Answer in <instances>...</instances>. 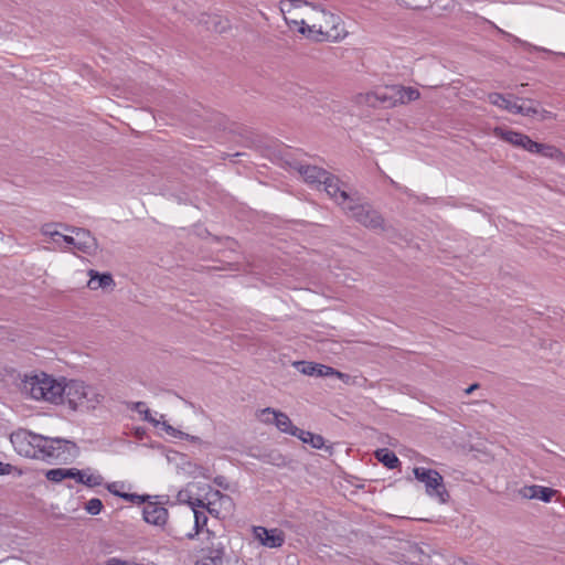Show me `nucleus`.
<instances>
[{"instance_id": "9d476101", "label": "nucleus", "mask_w": 565, "mask_h": 565, "mask_svg": "<svg viewBox=\"0 0 565 565\" xmlns=\"http://www.w3.org/2000/svg\"><path fill=\"white\" fill-rule=\"evenodd\" d=\"M71 479L88 488L99 487L104 483V477L96 470L87 467L85 469L71 468Z\"/></svg>"}, {"instance_id": "f8f14e48", "label": "nucleus", "mask_w": 565, "mask_h": 565, "mask_svg": "<svg viewBox=\"0 0 565 565\" xmlns=\"http://www.w3.org/2000/svg\"><path fill=\"white\" fill-rule=\"evenodd\" d=\"M557 493L556 490L543 486L531 484L519 489V494L524 499H539L545 503L551 502Z\"/></svg>"}, {"instance_id": "20e7f679", "label": "nucleus", "mask_w": 565, "mask_h": 565, "mask_svg": "<svg viewBox=\"0 0 565 565\" xmlns=\"http://www.w3.org/2000/svg\"><path fill=\"white\" fill-rule=\"evenodd\" d=\"M415 478L425 484L426 494L436 499L439 503H447L449 501V493L444 484L443 476L434 469L425 467H415Z\"/></svg>"}, {"instance_id": "f03ea898", "label": "nucleus", "mask_w": 565, "mask_h": 565, "mask_svg": "<svg viewBox=\"0 0 565 565\" xmlns=\"http://www.w3.org/2000/svg\"><path fill=\"white\" fill-rule=\"evenodd\" d=\"M63 396L60 404L73 412H89L95 409L104 399L98 388L79 380L63 377Z\"/></svg>"}, {"instance_id": "c03bdc74", "label": "nucleus", "mask_w": 565, "mask_h": 565, "mask_svg": "<svg viewBox=\"0 0 565 565\" xmlns=\"http://www.w3.org/2000/svg\"><path fill=\"white\" fill-rule=\"evenodd\" d=\"M536 117L542 120L552 119L554 118V114L552 111L539 107V115Z\"/></svg>"}, {"instance_id": "6ab92c4d", "label": "nucleus", "mask_w": 565, "mask_h": 565, "mask_svg": "<svg viewBox=\"0 0 565 565\" xmlns=\"http://www.w3.org/2000/svg\"><path fill=\"white\" fill-rule=\"evenodd\" d=\"M392 92L396 93V102L399 104L416 100L420 96L419 92L413 87L393 86Z\"/></svg>"}, {"instance_id": "473e14b6", "label": "nucleus", "mask_w": 565, "mask_h": 565, "mask_svg": "<svg viewBox=\"0 0 565 565\" xmlns=\"http://www.w3.org/2000/svg\"><path fill=\"white\" fill-rule=\"evenodd\" d=\"M337 374V370L331 367V366H328V365H324V364H320L318 363V366L316 367V374L315 376L317 377H327V376H335Z\"/></svg>"}, {"instance_id": "39448f33", "label": "nucleus", "mask_w": 565, "mask_h": 565, "mask_svg": "<svg viewBox=\"0 0 565 565\" xmlns=\"http://www.w3.org/2000/svg\"><path fill=\"white\" fill-rule=\"evenodd\" d=\"M344 212L367 228L384 230L385 221L381 213L369 204H361L358 199H354V203H350Z\"/></svg>"}, {"instance_id": "423d86ee", "label": "nucleus", "mask_w": 565, "mask_h": 565, "mask_svg": "<svg viewBox=\"0 0 565 565\" xmlns=\"http://www.w3.org/2000/svg\"><path fill=\"white\" fill-rule=\"evenodd\" d=\"M205 545L199 551L194 565H224L225 546L213 532L206 530Z\"/></svg>"}, {"instance_id": "0eeeda50", "label": "nucleus", "mask_w": 565, "mask_h": 565, "mask_svg": "<svg viewBox=\"0 0 565 565\" xmlns=\"http://www.w3.org/2000/svg\"><path fill=\"white\" fill-rule=\"evenodd\" d=\"M322 13L324 25H319V34L323 36L326 41L337 42L345 38L347 31L342 19L319 7L318 9Z\"/></svg>"}, {"instance_id": "e433bc0d", "label": "nucleus", "mask_w": 565, "mask_h": 565, "mask_svg": "<svg viewBox=\"0 0 565 565\" xmlns=\"http://www.w3.org/2000/svg\"><path fill=\"white\" fill-rule=\"evenodd\" d=\"M539 142L532 140L529 136L525 137V140L522 142V149L529 151L530 153H535Z\"/></svg>"}, {"instance_id": "aec40b11", "label": "nucleus", "mask_w": 565, "mask_h": 565, "mask_svg": "<svg viewBox=\"0 0 565 565\" xmlns=\"http://www.w3.org/2000/svg\"><path fill=\"white\" fill-rule=\"evenodd\" d=\"M90 279L87 282V287L92 290H97L99 288H106L114 284L113 277L110 274H98L97 271L90 270Z\"/></svg>"}, {"instance_id": "ddd939ff", "label": "nucleus", "mask_w": 565, "mask_h": 565, "mask_svg": "<svg viewBox=\"0 0 565 565\" xmlns=\"http://www.w3.org/2000/svg\"><path fill=\"white\" fill-rule=\"evenodd\" d=\"M298 172L302 175L303 180L312 185L320 186L324 179L329 175L330 172L327 170L319 168L317 166L309 164H300L298 167Z\"/></svg>"}, {"instance_id": "9b49d317", "label": "nucleus", "mask_w": 565, "mask_h": 565, "mask_svg": "<svg viewBox=\"0 0 565 565\" xmlns=\"http://www.w3.org/2000/svg\"><path fill=\"white\" fill-rule=\"evenodd\" d=\"M143 520L153 525H163L168 519V510L157 502H147L142 510Z\"/></svg>"}, {"instance_id": "6e6552de", "label": "nucleus", "mask_w": 565, "mask_h": 565, "mask_svg": "<svg viewBox=\"0 0 565 565\" xmlns=\"http://www.w3.org/2000/svg\"><path fill=\"white\" fill-rule=\"evenodd\" d=\"M324 188L327 194L344 211L350 205V203H354L353 196L349 194V192L343 188V183L341 180L329 173V175L324 179L321 184Z\"/></svg>"}, {"instance_id": "4c0bfd02", "label": "nucleus", "mask_w": 565, "mask_h": 565, "mask_svg": "<svg viewBox=\"0 0 565 565\" xmlns=\"http://www.w3.org/2000/svg\"><path fill=\"white\" fill-rule=\"evenodd\" d=\"M106 488H107V490H108L111 494L117 495V497H119V498H121V495H122V493H124V492H121V491H120V489H121V488H124V484H122V483H120V482H111V483H108V484L106 486Z\"/></svg>"}, {"instance_id": "37998d69", "label": "nucleus", "mask_w": 565, "mask_h": 565, "mask_svg": "<svg viewBox=\"0 0 565 565\" xmlns=\"http://www.w3.org/2000/svg\"><path fill=\"white\" fill-rule=\"evenodd\" d=\"M258 418L265 424H274L273 414H264L263 409L258 413Z\"/></svg>"}, {"instance_id": "4be33fe9", "label": "nucleus", "mask_w": 565, "mask_h": 565, "mask_svg": "<svg viewBox=\"0 0 565 565\" xmlns=\"http://www.w3.org/2000/svg\"><path fill=\"white\" fill-rule=\"evenodd\" d=\"M375 458L388 469H394L401 463L395 452L387 448L377 449L375 451Z\"/></svg>"}, {"instance_id": "ea45409f", "label": "nucleus", "mask_w": 565, "mask_h": 565, "mask_svg": "<svg viewBox=\"0 0 565 565\" xmlns=\"http://www.w3.org/2000/svg\"><path fill=\"white\" fill-rule=\"evenodd\" d=\"M15 469L11 463L0 461V476L10 475Z\"/></svg>"}, {"instance_id": "a18cd8bd", "label": "nucleus", "mask_w": 565, "mask_h": 565, "mask_svg": "<svg viewBox=\"0 0 565 565\" xmlns=\"http://www.w3.org/2000/svg\"><path fill=\"white\" fill-rule=\"evenodd\" d=\"M162 427H163V429H164L169 435H171V436H175V429H174L171 425H169V424H167L166 422H163V423H162Z\"/></svg>"}, {"instance_id": "f3484780", "label": "nucleus", "mask_w": 565, "mask_h": 565, "mask_svg": "<svg viewBox=\"0 0 565 565\" xmlns=\"http://www.w3.org/2000/svg\"><path fill=\"white\" fill-rule=\"evenodd\" d=\"M488 100L490 104L503 109V110H507L511 114H515L516 113V108H518V103L516 100H512L511 99V96H504L503 94H500V93H490L488 95Z\"/></svg>"}, {"instance_id": "c756f323", "label": "nucleus", "mask_w": 565, "mask_h": 565, "mask_svg": "<svg viewBox=\"0 0 565 565\" xmlns=\"http://www.w3.org/2000/svg\"><path fill=\"white\" fill-rule=\"evenodd\" d=\"M103 507V502L99 499L93 498L86 502L85 510L90 515H97L102 512Z\"/></svg>"}, {"instance_id": "a211bd4d", "label": "nucleus", "mask_w": 565, "mask_h": 565, "mask_svg": "<svg viewBox=\"0 0 565 565\" xmlns=\"http://www.w3.org/2000/svg\"><path fill=\"white\" fill-rule=\"evenodd\" d=\"M494 135L502 139L503 141L511 143L512 146L518 148L521 147L522 142L525 140V137L527 136L519 131L499 127L494 129Z\"/></svg>"}, {"instance_id": "de8ad7c7", "label": "nucleus", "mask_w": 565, "mask_h": 565, "mask_svg": "<svg viewBox=\"0 0 565 565\" xmlns=\"http://www.w3.org/2000/svg\"><path fill=\"white\" fill-rule=\"evenodd\" d=\"M478 388H479V384L478 383H473V384H471L469 387H467L465 390V393L466 394H471L472 392H475Z\"/></svg>"}, {"instance_id": "c9c22d12", "label": "nucleus", "mask_w": 565, "mask_h": 565, "mask_svg": "<svg viewBox=\"0 0 565 565\" xmlns=\"http://www.w3.org/2000/svg\"><path fill=\"white\" fill-rule=\"evenodd\" d=\"M148 497H145V495H140V494H137V493H122L121 495V499L126 500V501H129L131 503H135V504H142V503H147L146 502V499Z\"/></svg>"}, {"instance_id": "412c9836", "label": "nucleus", "mask_w": 565, "mask_h": 565, "mask_svg": "<svg viewBox=\"0 0 565 565\" xmlns=\"http://www.w3.org/2000/svg\"><path fill=\"white\" fill-rule=\"evenodd\" d=\"M286 22L291 25V24H295V25H298V32L301 33L302 35H306L310 39H313L316 41H326L323 39L322 35L319 34V28L317 29V25L313 24V25H308L306 24V22L303 20L301 21H297V20H292V21H288L287 18H285Z\"/></svg>"}, {"instance_id": "1a4fd4ad", "label": "nucleus", "mask_w": 565, "mask_h": 565, "mask_svg": "<svg viewBox=\"0 0 565 565\" xmlns=\"http://www.w3.org/2000/svg\"><path fill=\"white\" fill-rule=\"evenodd\" d=\"M359 104H365L370 107H393L397 104L396 93L392 92V87L381 88L358 96Z\"/></svg>"}, {"instance_id": "7ed1b4c3", "label": "nucleus", "mask_w": 565, "mask_h": 565, "mask_svg": "<svg viewBox=\"0 0 565 565\" xmlns=\"http://www.w3.org/2000/svg\"><path fill=\"white\" fill-rule=\"evenodd\" d=\"M63 377L56 380L44 372L25 376L22 391L34 401L60 404L63 396Z\"/></svg>"}, {"instance_id": "58836bf2", "label": "nucleus", "mask_w": 565, "mask_h": 565, "mask_svg": "<svg viewBox=\"0 0 565 565\" xmlns=\"http://www.w3.org/2000/svg\"><path fill=\"white\" fill-rule=\"evenodd\" d=\"M128 407L132 411L138 412L139 414H143L146 412L147 404L145 402H132L128 405Z\"/></svg>"}, {"instance_id": "4468645a", "label": "nucleus", "mask_w": 565, "mask_h": 565, "mask_svg": "<svg viewBox=\"0 0 565 565\" xmlns=\"http://www.w3.org/2000/svg\"><path fill=\"white\" fill-rule=\"evenodd\" d=\"M75 239V248L85 254H92L97 247L96 238L84 228H74L72 231Z\"/></svg>"}, {"instance_id": "2f4dec72", "label": "nucleus", "mask_w": 565, "mask_h": 565, "mask_svg": "<svg viewBox=\"0 0 565 565\" xmlns=\"http://www.w3.org/2000/svg\"><path fill=\"white\" fill-rule=\"evenodd\" d=\"M501 32L503 33V31H501ZM504 34H505L508 38L512 39V41H513L514 43L520 44L524 50H526V51H529V52H531V51H543V52H545V51H546V50H545V49H543V47H539V46L532 45L531 43H529V42H526V41H523V40H521V39H519V38H516V36L512 35V34H510V33L504 32Z\"/></svg>"}, {"instance_id": "f257e3e1", "label": "nucleus", "mask_w": 565, "mask_h": 565, "mask_svg": "<svg viewBox=\"0 0 565 565\" xmlns=\"http://www.w3.org/2000/svg\"><path fill=\"white\" fill-rule=\"evenodd\" d=\"M10 441L20 456L49 462L68 463L79 454L74 441L45 437L25 429L12 433Z\"/></svg>"}, {"instance_id": "a878e982", "label": "nucleus", "mask_w": 565, "mask_h": 565, "mask_svg": "<svg viewBox=\"0 0 565 565\" xmlns=\"http://www.w3.org/2000/svg\"><path fill=\"white\" fill-rule=\"evenodd\" d=\"M45 477L49 481L61 482L71 478V468H54L46 471Z\"/></svg>"}, {"instance_id": "bb28decb", "label": "nucleus", "mask_w": 565, "mask_h": 565, "mask_svg": "<svg viewBox=\"0 0 565 565\" xmlns=\"http://www.w3.org/2000/svg\"><path fill=\"white\" fill-rule=\"evenodd\" d=\"M302 6L311 7L313 10H318L319 6L307 0H281L280 10L282 13L290 11L292 8H301Z\"/></svg>"}, {"instance_id": "7c9ffc66", "label": "nucleus", "mask_w": 565, "mask_h": 565, "mask_svg": "<svg viewBox=\"0 0 565 565\" xmlns=\"http://www.w3.org/2000/svg\"><path fill=\"white\" fill-rule=\"evenodd\" d=\"M296 366L302 374L315 376L318 363L301 361L297 362Z\"/></svg>"}, {"instance_id": "09e8293b", "label": "nucleus", "mask_w": 565, "mask_h": 565, "mask_svg": "<svg viewBox=\"0 0 565 565\" xmlns=\"http://www.w3.org/2000/svg\"><path fill=\"white\" fill-rule=\"evenodd\" d=\"M213 495L218 497V498H223V494L218 490H214L213 491Z\"/></svg>"}, {"instance_id": "f704fd0d", "label": "nucleus", "mask_w": 565, "mask_h": 565, "mask_svg": "<svg viewBox=\"0 0 565 565\" xmlns=\"http://www.w3.org/2000/svg\"><path fill=\"white\" fill-rule=\"evenodd\" d=\"M306 444H309L315 449H321L324 446V438L321 435L311 433Z\"/></svg>"}, {"instance_id": "c85d7f7f", "label": "nucleus", "mask_w": 565, "mask_h": 565, "mask_svg": "<svg viewBox=\"0 0 565 565\" xmlns=\"http://www.w3.org/2000/svg\"><path fill=\"white\" fill-rule=\"evenodd\" d=\"M43 234H44V235H49V236H51L54 241H56V239H55V236H58V237H61V238H62V241H63L66 245H68V246H71V245H72V246H74V247H75V239H74V236H71V235H63V234H61V233H58V232H56V231H50L49 225H46L45 227H43Z\"/></svg>"}, {"instance_id": "79ce46f5", "label": "nucleus", "mask_w": 565, "mask_h": 565, "mask_svg": "<svg viewBox=\"0 0 565 565\" xmlns=\"http://www.w3.org/2000/svg\"><path fill=\"white\" fill-rule=\"evenodd\" d=\"M310 431L298 428L291 436L298 437L302 443H307V438L310 436Z\"/></svg>"}, {"instance_id": "5701e85b", "label": "nucleus", "mask_w": 565, "mask_h": 565, "mask_svg": "<svg viewBox=\"0 0 565 565\" xmlns=\"http://www.w3.org/2000/svg\"><path fill=\"white\" fill-rule=\"evenodd\" d=\"M536 154H540L544 158L562 160L564 158V153L561 149L553 145L540 143L535 150Z\"/></svg>"}, {"instance_id": "393cba45", "label": "nucleus", "mask_w": 565, "mask_h": 565, "mask_svg": "<svg viewBox=\"0 0 565 565\" xmlns=\"http://www.w3.org/2000/svg\"><path fill=\"white\" fill-rule=\"evenodd\" d=\"M335 377L341 380L347 385H355L359 387H365L367 384V379L363 375H350L347 373H342L337 370Z\"/></svg>"}, {"instance_id": "2eb2a0df", "label": "nucleus", "mask_w": 565, "mask_h": 565, "mask_svg": "<svg viewBox=\"0 0 565 565\" xmlns=\"http://www.w3.org/2000/svg\"><path fill=\"white\" fill-rule=\"evenodd\" d=\"M256 537L267 547H280L284 544V536L277 530H267L263 526H257L254 530Z\"/></svg>"}, {"instance_id": "b1692460", "label": "nucleus", "mask_w": 565, "mask_h": 565, "mask_svg": "<svg viewBox=\"0 0 565 565\" xmlns=\"http://www.w3.org/2000/svg\"><path fill=\"white\" fill-rule=\"evenodd\" d=\"M194 533H189V539H194L196 535L203 532L204 526L207 523V515L204 510L194 509Z\"/></svg>"}, {"instance_id": "72a5a7b5", "label": "nucleus", "mask_w": 565, "mask_h": 565, "mask_svg": "<svg viewBox=\"0 0 565 565\" xmlns=\"http://www.w3.org/2000/svg\"><path fill=\"white\" fill-rule=\"evenodd\" d=\"M189 504L193 511H194V509H198V510L206 509L210 513H213V510L210 508L211 502L205 503L204 500H202L200 498H190Z\"/></svg>"}, {"instance_id": "a19ab883", "label": "nucleus", "mask_w": 565, "mask_h": 565, "mask_svg": "<svg viewBox=\"0 0 565 565\" xmlns=\"http://www.w3.org/2000/svg\"><path fill=\"white\" fill-rule=\"evenodd\" d=\"M142 415H143L142 419L145 422H148V423L152 424L153 426H158L160 424L156 418L152 417L149 408H147Z\"/></svg>"}, {"instance_id": "dca6fc26", "label": "nucleus", "mask_w": 565, "mask_h": 565, "mask_svg": "<svg viewBox=\"0 0 565 565\" xmlns=\"http://www.w3.org/2000/svg\"><path fill=\"white\" fill-rule=\"evenodd\" d=\"M263 413L273 414L274 424L281 433L292 435L298 430V427L292 424L287 414L271 407L264 408Z\"/></svg>"}, {"instance_id": "cd10ccee", "label": "nucleus", "mask_w": 565, "mask_h": 565, "mask_svg": "<svg viewBox=\"0 0 565 565\" xmlns=\"http://www.w3.org/2000/svg\"><path fill=\"white\" fill-rule=\"evenodd\" d=\"M515 114L534 118L539 115V104L532 100H529V104H519Z\"/></svg>"}, {"instance_id": "49530a36", "label": "nucleus", "mask_w": 565, "mask_h": 565, "mask_svg": "<svg viewBox=\"0 0 565 565\" xmlns=\"http://www.w3.org/2000/svg\"><path fill=\"white\" fill-rule=\"evenodd\" d=\"M214 482H215L217 486H220V487H222V488H224V489H227V488H228V487H227V484L225 483V479H224V477H216V478L214 479Z\"/></svg>"}]
</instances>
